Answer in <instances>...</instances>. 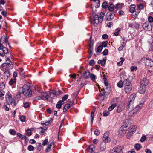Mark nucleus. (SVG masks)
I'll return each mask as SVG.
<instances>
[{
  "instance_id": "f257e3e1",
  "label": "nucleus",
  "mask_w": 153,
  "mask_h": 153,
  "mask_svg": "<svg viewBox=\"0 0 153 153\" xmlns=\"http://www.w3.org/2000/svg\"><path fill=\"white\" fill-rule=\"evenodd\" d=\"M19 91L25 96L28 97H31L32 92L30 87L26 85H24L22 87L19 88Z\"/></svg>"
},
{
  "instance_id": "f03ea898",
  "label": "nucleus",
  "mask_w": 153,
  "mask_h": 153,
  "mask_svg": "<svg viewBox=\"0 0 153 153\" xmlns=\"http://www.w3.org/2000/svg\"><path fill=\"white\" fill-rule=\"evenodd\" d=\"M124 148L122 146H116L114 147L112 150L110 151V153H123V151Z\"/></svg>"
},
{
  "instance_id": "7ed1b4c3",
  "label": "nucleus",
  "mask_w": 153,
  "mask_h": 153,
  "mask_svg": "<svg viewBox=\"0 0 153 153\" xmlns=\"http://www.w3.org/2000/svg\"><path fill=\"white\" fill-rule=\"evenodd\" d=\"M123 5V3L117 4L115 7H114L113 5V4L111 3V4H109L108 7V9L109 11H113L114 8L117 10L119 9H121Z\"/></svg>"
},
{
  "instance_id": "20e7f679",
  "label": "nucleus",
  "mask_w": 153,
  "mask_h": 153,
  "mask_svg": "<svg viewBox=\"0 0 153 153\" xmlns=\"http://www.w3.org/2000/svg\"><path fill=\"white\" fill-rule=\"evenodd\" d=\"M129 128L128 125H123L120 128L119 131L118 132V136L119 137H122L126 133V131L127 130L126 128Z\"/></svg>"
},
{
  "instance_id": "39448f33",
  "label": "nucleus",
  "mask_w": 153,
  "mask_h": 153,
  "mask_svg": "<svg viewBox=\"0 0 153 153\" xmlns=\"http://www.w3.org/2000/svg\"><path fill=\"white\" fill-rule=\"evenodd\" d=\"M152 25L149 22H146L144 23L143 25V29L147 31H149L152 30Z\"/></svg>"
},
{
  "instance_id": "423d86ee",
  "label": "nucleus",
  "mask_w": 153,
  "mask_h": 153,
  "mask_svg": "<svg viewBox=\"0 0 153 153\" xmlns=\"http://www.w3.org/2000/svg\"><path fill=\"white\" fill-rule=\"evenodd\" d=\"M6 101L8 104L10 105L13 102V99L11 94L9 93H7L6 95Z\"/></svg>"
},
{
  "instance_id": "0eeeda50",
  "label": "nucleus",
  "mask_w": 153,
  "mask_h": 153,
  "mask_svg": "<svg viewBox=\"0 0 153 153\" xmlns=\"http://www.w3.org/2000/svg\"><path fill=\"white\" fill-rule=\"evenodd\" d=\"M147 66L151 67L153 66V61L151 59L146 58L144 62Z\"/></svg>"
},
{
  "instance_id": "6e6552de",
  "label": "nucleus",
  "mask_w": 153,
  "mask_h": 153,
  "mask_svg": "<svg viewBox=\"0 0 153 153\" xmlns=\"http://www.w3.org/2000/svg\"><path fill=\"white\" fill-rule=\"evenodd\" d=\"M108 133L107 132L103 134V140L104 142H105V143H108L110 141V138L108 137Z\"/></svg>"
},
{
  "instance_id": "1a4fd4ad",
  "label": "nucleus",
  "mask_w": 153,
  "mask_h": 153,
  "mask_svg": "<svg viewBox=\"0 0 153 153\" xmlns=\"http://www.w3.org/2000/svg\"><path fill=\"white\" fill-rule=\"evenodd\" d=\"M2 41V43L3 44L4 43H6V44H8L10 48V45L9 44L8 42V40L7 38V36H5V35H3L1 38L0 39V42H1V41Z\"/></svg>"
},
{
  "instance_id": "9d476101",
  "label": "nucleus",
  "mask_w": 153,
  "mask_h": 153,
  "mask_svg": "<svg viewBox=\"0 0 153 153\" xmlns=\"http://www.w3.org/2000/svg\"><path fill=\"white\" fill-rule=\"evenodd\" d=\"M93 20L94 21V25L95 26H97L99 22L100 21L99 20V17L98 15L95 14L93 17Z\"/></svg>"
},
{
  "instance_id": "9b49d317",
  "label": "nucleus",
  "mask_w": 153,
  "mask_h": 153,
  "mask_svg": "<svg viewBox=\"0 0 153 153\" xmlns=\"http://www.w3.org/2000/svg\"><path fill=\"white\" fill-rule=\"evenodd\" d=\"M136 130V127L135 126H134V128H132L131 130H129L127 134V138H130L131 137V135L133 134Z\"/></svg>"
},
{
  "instance_id": "f8f14e48",
  "label": "nucleus",
  "mask_w": 153,
  "mask_h": 153,
  "mask_svg": "<svg viewBox=\"0 0 153 153\" xmlns=\"http://www.w3.org/2000/svg\"><path fill=\"white\" fill-rule=\"evenodd\" d=\"M114 14L110 12H108L106 14L107 20L109 21L113 19L114 18Z\"/></svg>"
},
{
  "instance_id": "ddd939ff",
  "label": "nucleus",
  "mask_w": 153,
  "mask_h": 153,
  "mask_svg": "<svg viewBox=\"0 0 153 153\" xmlns=\"http://www.w3.org/2000/svg\"><path fill=\"white\" fill-rule=\"evenodd\" d=\"M148 81L147 79L146 78H144L140 81V85L146 86L148 84Z\"/></svg>"
},
{
  "instance_id": "4468645a",
  "label": "nucleus",
  "mask_w": 153,
  "mask_h": 153,
  "mask_svg": "<svg viewBox=\"0 0 153 153\" xmlns=\"http://www.w3.org/2000/svg\"><path fill=\"white\" fill-rule=\"evenodd\" d=\"M125 90L126 93H129L131 92L132 88V86L130 85L128 86H124Z\"/></svg>"
},
{
  "instance_id": "2eb2a0df",
  "label": "nucleus",
  "mask_w": 153,
  "mask_h": 153,
  "mask_svg": "<svg viewBox=\"0 0 153 153\" xmlns=\"http://www.w3.org/2000/svg\"><path fill=\"white\" fill-rule=\"evenodd\" d=\"M106 60V57H105L103 58V60H99L98 63L99 64H101L102 66H104L105 65Z\"/></svg>"
},
{
  "instance_id": "dca6fc26",
  "label": "nucleus",
  "mask_w": 153,
  "mask_h": 153,
  "mask_svg": "<svg viewBox=\"0 0 153 153\" xmlns=\"http://www.w3.org/2000/svg\"><path fill=\"white\" fill-rule=\"evenodd\" d=\"M87 149L88 152L92 153L94 151L95 148L93 145H91L88 147Z\"/></svg>"
},
{
  "instance_id": "f3484780",
  "label": "nucleus",
  "mask_w": 153,
  "mask_h": 153,
  "mask_svg": "<svg viewBox=\"0 0 153 153\" xmlns=\"http://www.w3.org/2000/svg\"><path fill=\"white\" fill-rule=\"evenodd\" d=\"M106 148V143L105 142H102L100 146V149L101 151H104Z\"/></svg>"
},
{
  "instance_id": "a211bd4d",
  "label": "nucleus",
  "mask_w": 153,
  "mask_h": 153,
  "mask_svg": "<svg viewBox=\"0 0 153 153\" xmlns=\"http://www.w3.org/2000/svg\"><path fill=\"white\" fill-rule=\"evenodd\" d=\"M123 84L124 86H132V84L129 80V79H125L123 81Z\"/></svg>"
},
{
  "instance_id": "6ab92c4d",
  "label": "nucleus",
  "mask_w": 153,
  "mask_h": 153,
  "mask_svg": "<svg viewBox=\"0 0 153 153\" xmlns=\"http://www.w3.org/2000/svg\"><path fill=\"white\" fill-rule=\"evenodd\" d=\"M145 86L140 85V87L138 89L139 92L141 94H143L145 92Z\"/></svg>"
},
{
  "instance_id": "aec40b11",
  "label": "nucleus",
  "mask_w": 153,
  "mask_h": 153,
  "mask_svg": "<svg viewBox=\"0 0 153 153\" xmlns=\"http://www.w3.org/2000/svg\"><path fill=\"white\" fill-rule=\"evenodd\" d=\"M50 97L51 98H54V97L56 96V92L55 91L51 90L49 91Z\"/></svg>"
},
{
  "instance_id": "412c9836",
  "label": "nucleus",
  "mask_w": 153,
  "mask_h": 153,
  "mask_svg": "<svg viewBox=\"0 0 153 153\" xmlns=\"http://www.w3.org/2000/svg\"><path fill=\"white\" fill-rule=\"evenodd\" d=\"M70 108V105L69 104L67 103L65 104L63 108V112H66Z\"/></svg>"
},
{
  "instance_id": "4be33fe9",
  "label": "nucleus",
  "mask_w": 153,
  "mask_h": 153,
  "mask_svg": "<svg viewBox=\"0 0 153 153\" xmlns=\"http://www.w3.org/2000/svg\"><path fill=\"white\" fill-rule=\"evenodd\" d=\"M64 102H63L61 100L59 101L56 105V107L58 109H60L61 108L62 105L64 104Z\"/></svg>"
},
{
  "instance_id": "5701e85b",
  "label": "nucleus",
  "mask_w": 153,
  "mask_h": 153,
  "mask_svg": "<svg viewBox=\"0 0 153 153\" xmlns=\"http://www.w3.org/2000/svg\"><path fill=\"white\" fill-rule=\"evenodd\" d=\"M90 73L89 71L87 72L86 71H85L83 74V76L86 79H88L89 77Z\"/></svg>"
},
{
  "instance_id": "b1692460",
  "label": "nucleus",
  "mask_w": 153,
  "mask_h": 153,
  "mask_svg": "<svg viewBox=\"0 0 153 153\" xmlns=\"http://www.w3.org/2000/svg\"><path fill=\"white\" fill-rule=\"evenodd\" d=\"M107 76L105 75H103V79L104 80V83L106 86H108V83L107 80Z\"/></svg>"
},
{
  "instance_id": "393cba45",
  "label": "nucleus",
  "mask_w": 153,
  "mask_h": 153,
  "mask_svg": "<svg viewBox=\"0 0 153 153\" xmlns=\"http://www.w3.org/2000/svg\"><path fill=\"white\" fill-rule=\"evenodd\" d=\"M55 146L54 142L53 141H50L48 142V151L51 149V146L54 148Z\"/></svg>"
},
{
  "instance_id": "a878e982",
  "label": "nucleus",
  "mask_w": 153,
  "mask_h": 153,
  "mask_svg": "<svg viewBox=\"0 0 153 153\" xmlns=\"http://www.w3.org/2000/svg\"><path fill=\"white\" fill-rule=\"evenodd\" d=\"M136 6L135 5H131L130 6L129 11L130 12L133 13L135 12Z\"/></svg>"
},
{
  "instance_id": "bb28decb",
  "label": "nucleus",
  "mask_w": 153,
  "mask_h": 153,
  "mask_svg": "<svg viewBox=\"0 0 153 153\" xmlns=\"http://www.w3.org/2000/svg\"><path fill=\"white\" fill-rule=\"evenodd\" d=\"M143 106V103H140L137 106L134 108V109L135 110H139L140 109L142 106Z\"/></svg>"
},
{
  "instance_id": "cd10ccee",
  "label": "nucleus",
  "mask_w": 153,
  "mask_h": 153,
  "mask_svg": "<svg viewBox=\"0 0 153 153\" xmlns=\"http://www.w3.org/2000/svg\"><path fill=\"white\" fill-rule=\"evenodd\" d=\"M42 95V96L43 97H44V100H48V94L46 92H43L41 93Z\"/></svg>"
},
{
  "instance_id": "c85d7f7f",
  "label": "nucleus",
  "mask_w": 153,
  "mask_h": 153,
  "mask_svg": "<svg viewBox=\"0 0 153 153\" xmlns=\"http://www.w3.org/2000/svg\"><path fill=\"white\" fill-rule=\"evenodd\" d=\"M92 36H91L90 38V41L89 43V47H93V45L94 44V41L93 40H91Z\"/></svg>"
},
{
  "instance_id": "c756f323",
  "label": "nucleus",
  "mask_w": 153,
  "mask_h": 153,
  "mask_svg": "<svg viewBox=\"0 0 153 153\" xmlns=\"http://www.w3.org/2000/svg\"><path fill=\"white\" fill-rule=\"evenodd\" d=\"M22 94V92H21L19 91V89L18 91V93L16 94V95L15 96V98L16 99H19L21 97V94Z\"/></svg>"
},
{
  "instance_id": "7c9ffc66",
  "label": "nucleus",
  "mask_w": 153,
  "mask_h": 153,
  "mask_svg": "<svg viewBox=\"0 0 153 153\" xmlns=\"http://www.w3.org/2000/svg\"><path fill=\"white\" fill-rule=\"evenodd\" d=\"M134 147L137 151H139L141 148V145L139 143H136L134 145Z\"/></svg>"
},
{
  "instance_id": "2f4dec72",
  "label": "nucleus",
  "mask_w": 153,
  "mask_h": 153,
  "mask_svg": "<svg viewBox=\"0 0 153 153\" xmlns=\"http://www.w3.org/2000/svg\"><path fill=\"white\" fill-rule=\"evenodd\" d=\"M105 13L103 12H101L100 15V22L101 23L103 21V18L104 16Z\"/></svg>"
},
{
  "instance_id": "473e14b6",
  "label": "nucleus",
  "mask_w": 153,
  "mask_h": 153,
  "mask_svg": "<svg viewBox=\"0 0 153 153\" xmlns=\"http://www.w3.org/2000/svg\"><path fill=\"white\" fill-rule=\"evenodd\" d=\"M120 61H119L117 62V65L119 66H120L122 65L123 62L125 60V59L124 58L121 57L120 58Z\"/></svg>"
},
{
  "instance_id": "72a5a7b5",
  "label": "nucleus",
  "mask_w": 153,
  "mask_h": 153,
  "mask_svg": "<svg viewBox=\"0 0 153 153\" xmlns=\"http://www.w3.org/2000/svg\"><path fill=\"white\" fill-rule=\"evenodd\" d=\"M11 63H11L10 62H7L6 63H3L2 65V66L3 67H6L7 68H8L10 67Z\"/></svg>"
},
{
  "instance_id": "f704fd0d",
  "label": "nucleus",
  "mask_w": 153,
  "mask_h": 153,
  "mask_svg": "<svg viewBox=\"0 0 153 153\" xmlns=\"http://www.w3.org/2000/svg\"><path fill=\"white\" fill-rule=\"evenodd\" d=\"M47 128H48L47 127L44 126L43 127L39 128V129H41L42 130L40 131L41 133H43L44 132H45L47 130Z\"/></svg>"
},
{
  "instance_id": "c9c22d12",
  "label": "nucleus",
  "mask_w": 153,
  "mask_h": 153,
  "mask_svg": "<svg viewBox=\"0 0 153 153\" xmlns=\"http://www.w3.org/2000/svg\"><path fill=\"white\" fill-rule=\"evenodd\" d=\"M116 106V103L113 104L108 108V110L109 111H111L113 110Z\"/></svg>"
},
{
  "instance_id": "e433bc0d",
  "label": "nucleus",
  "mask_w": 153,
  "mask_h": 153,
  "mask_svg": "<svg viewBox=\"0 0 153 153\" xmlns=\"http://www.w3.org/2000/svg\"><path fill=\"white\" fill-rule=\"evenodd\" d=\"M97 4L95 5V7L96 8H98L100 6V0H93Z\"/></svg>"
},
{
  "instance_id": "4c0bfd02",
  "label": "nucleus",
  "mask_w": 153,
  "mask_h": 153,
  "mask_svg": "<svg viewBox=\"0 0 153 153\" xmlns=\"http://www.w3.org/2000/svg\"><path fill=\"white\" fill-rule=\"evenodd\" d=\"M123 85V82L122 80H120L117 83V86L120 88L122 87Z\"/></svg>"
},
{
  "instance_id": "58836bf2",
  "label": "nucleus",
  "mask_w": 153,
  "mask_h": 153,
  "mask_svg": "<svg viewBox=\"0 0 153 153\" xmlns=\"http://www.w3.org/2000/svg\"><path fill=\"white\" fill-rule=\"evenodd\" d=\"M133 100H130L129 101L128 103V105H129L131 107H133Z\"/></svg>"
},
{
  "instance_id": "ea45409f",
  "label": "nucleus",
  "mask_w": 153,
  "mask_h": 153,
  "mask_svg": "<svg viewBox=\"0 0 153 153\" xmlns=\"http://www.w3.org/2000/svg\"><path fill=\"white\" fill-rule=\"evenodd\" d=\"M103 49L102 46L100 45L97 48V52L100 53Z\"/></svg>"
},
{
  "instance_id": "a19ab883",
  "label": "nucleus",
  "mask_w": 153,
  "mask_h": 153,
  "mask_svg": "<svg viewBox=\"0 0 153 153\" xmlns=\"http://www.w3.org/2000/svg\"><path fill=\"white\" fill-rule=\"evenodd\" d=\"M16 80L15 79H11L9 82V84L11 85H13L14 83H16Z\"/></svg>"
},
{
  "instance_id": "79ce46f5",
  "label": "nucleus",
  "mask_w": 153,
  "mask_h": 153,
  "mask_svg": "<svg viewBox=\"0 0 153 153\" xmlns=\"http://www.w3.org/2000/svg\"><path fill=\"white\" fill-rule=\"evenodd\" d=\"M10 134L12 135H15L16 134V131L14 130L10 129L9 131Z\"/></svg>"
},
{
  "instance_id": "37998d69",
  "label": "nucleus",
  "mask_w": 153,
  "mask_h": 153,
  "mask_svg": "<svg viewBox=\"0 0 153 153\" xmlns=\"http://www.w3.org/2000/svg\"><path fill=\"white\" fill-rule=\"evenodd\" d=\"M107 3L106 2H104L102 5V8L106 9L108 7Z\"/></svg>"
},
{
  "instance_id": "c03bdc74",
  "label": "nucleus",
  "mask_w": 153,
  "mask_h": 153,
  "mask_svg": "<svg viewBox=\"0 0 153 153\" xmlns=\"http://www.w3.org/2000/svg\"><path fill=\"white\" fill-rule=\"evenodd\" d=\"M5 87L4 83L1 82L0 83V90H2Z\"/></svg>"
},
{
  "instance_id": "a18cd8bd",
  "label": "nucleus",
  "mask_w": 153,
  "mask_h": 153,
  "mask_svg": "<svg viewBox=\"0 0 153 153\" xmlns=\"http://www.w3.org/2000/svg\"><path fill=\"white\" fill-rule=\"evenodd\" d=\"M90 76L91 78V79L93 81H94L95 79L96 76H95L93 74H90Z\"/></svg>"
},
{
  "instance_id": "49530a36",
  "label": "nucleus",
  "mask_w": 153,
  "mask_h": 153,
  "mask_svg": "<svg viewBox=\"0 0 153 153\" xmlns=\"http://www.w3.org/2000/svg\"><path fill=\"white\" fill-rule=\"evenodd\" d=\"M68 94L65 95L62 97V100H61L63 102H64V101L67 100L68 98Z\"/></svg>"
},
{
  "instance_id": "de8ad7c7",
  "label": "nucleus",
  "mask_w": 153,
  "mask_h": 153,
  "mask_svg": "<svg viewBox=\"0 0 153 153\" xmlns=\"http://www.w3.org/2000/svg\"><path fill=\"white\" fill-rule=\"evenodd\" d=\"M2 49L4 53L7 54L8 53V50L6 47H4Z\"/></svg>"
},
{
  "instance_id": "09e8293b",
  "label": "nucleus",
  "mask_w": 153,
  "mask_h": 153,
  "mask_svg": "<svg viewBox=\"0 0 153 153\" xmlns=\"http://www.w3.org/2000/svg\"><path fill=\"white\" fill-rule=\"evenodd\" d=\"M34 147L31 145H29L28 147V149L30 151H33L34 149Z\"/></svg>"
},
{
  "instance_id": "8fccbe9b",
  "label": "nucleus",
  "mask_w": 153,
  "mask_h": 153,
  "mask_svg": "<svg viewBox=\"0 0 153 153\" xmlns=\"http://www.w3.org/2000/svg\"><path fill=\"white\" fill-rule=\"evenodd\" d=\"M108 53V50L107 49H105L102 52V54L103 55H107Z\"/></svg>"
},
{
  "instance_id": "3c124183",
  "label": "nucleus",
  "mask_w": 153,
  "mask_h": 153,
  "mask_svg": "<svg viewBox=\"0 0 153 153\" xmlns=\"http://www.w3.org/2000/svg\"><path fill=\"white\" fill-rule=\"evenodd\" d=\"M29 106V104L27 102H26L23 104V107L25 108H27Z\"/></svg>"
},
{
  "instance_id": "603ef678",
  "label": "nucleus",
  "mask_w": 153,
  "mask_h": 153,
  "mask_svg": "<svg viewBox=\"0 0 153 153\" xmlns=\"http://www.w3.org/2000/svg\"><path fill=\"white\" fill-rule=\"evenodd\" d=\"M100 133V131L98 129H95L94 131V134L97 136Z\"/></svg>"
},
{
  "instance_id": "864d4df0",
  "label": "nucleus",
  "mask_w": 153,
  "mask_h": 153,
  "mask_svg": "<svg viewBox=\"0 0 153 153\" xmlns=\"http://www.w3.org/2000/svg\"><path fill=\"white\" fill-rule=\"evenodd\" d=\"M146 139V137L145 136H143L140 139V141L141 142H144Z\"/></svg>"
},
{
  "instance_id": "5fc2aeb1",
  "label": "nucleus",
  "mask_w": 153,
  "mask_h": 153,
  "mask_svg": "<svg viewBox=\"0 0 153 153\" xmlns=\"http://www.w3.org/2000/svg\"><path fill=\"white\" fill-rule=\"evenodd\" d=\"M110 114L109 111H105L103 113V116H107Z\"/></svg>"
},
{
  "instance_id": "6e6d98bb",
  "label": "nucleus",
  "mask_w": 153,
  "mask_h": 153,
  "mask_svg": "<svg viewBox=\"0 0 153 153\" xmlns=\"http://www.w3.org/2000/svg\"><path fill=\"white\" fill-rule=\"evenodd\" d=\"M148 19L149 21L148 22L150 23L153 22V17L151 16H149L148 18Z\"/></svg>"
},
{
  "instance_id": "4d7b16f0",
  "label": "nucleus",
  "mask_w": 153,
  "mask_h": 153,
  "mask_svg": "<svg viewBox=\"0 0 153 153\" xmlns=\"http://www.w3.org/2000/svg\"><path fill=\"white\" fill-rule=\"evenodd\" d=\"M27 134L29 136H31L32 134V132L30 129H28L26 131Z\"/></svg>"
},
{
  "instance_id": "13d9d810",
  "label": "nucleus",
  "mask_w": 153,
  "mask_h": 153,
  "mask_svg": "<svg viewBox=\"0 0 153 153\" xmlns=\"http://www.w3.org/2000/svg\"><path fill=\"white\" fill-rule=\"evenodd\" d=\"M95 64V61L94 60L92 59L89 61V64L91 66H93Z\"/></svg>"
},
{
  "instance_id": "bf43d9fd",
  "label": "nucleus",
  "mask_w": 153,
  "mask_h": 153,
  "mask_svg": "<svg viewBox=\"0 0 153 153\" xmlns=\"http://www.w3.org/2000/svg\"><path fill=\"white\" fill-rule=\"evenodd\" d=\"M136 113V112H135L133 111H131L128 113V115L129 116H134V113Z\"/></svg>"
},
{
  "instance_id": "052dcab7",
  "label": "nucleus",
  "mask_w": 153,
  "mask_h": 153,
  "mask_svg": "<svg viewBox=\"0 0 153 153\" xmlns=\"http://www.w3.org/2000/svg\"><path fill=\"white\" fill-rule=\"evenodd\" d=\"M17 135L18 137H19L21 138L22 139H24V136H23L20 133H17Z\"/></svg>"
},
{
  "instance_id": "680f3d73",
  "label": "nucleus",
  "mask_w": 153,
  "mask_h": 153,
  "mask_svg": "<svg viewBox=\"0 0 153 153\" xmlns=\"http://www.w3.org/2000/svg\"><path fill=\"white\" fill-rule=\"evenodd\" d=\"M122 111V108L121 107L119 106L117 107V111L118 113H120Z\"/></svg>"
},
{
  "instance_id": "e2e57ef3",
  "label": "nucleus",
  "mask_w": 153,
  "mask_h": 153,
  "mask_svg": "<svg viewBox=\"0 0 153 153\" xmlns=\"http://www.w3.org/2000/svg\"><path fill=\"white\" fill-rule=\"evenodd\" d=\"M48 143V139H46L45 140L43 143H42V145L43 146H45Z\"/></svg>"
},
{
  "instance_id": "0e129e2a",
  "label": "nucleus",
  "mask_w": 153,
  "mask_h": 153,
  "mask_svg": "<svg viewBox=\"0 0 153 153\" xmlns=\"http://www.w3.org/2000/svg\"><path fill=\"white\" fill-rule=\"evenodd\" d=\"M20 121L22 122H24L25 120V116H22L20 117Z\"/></svg>"
},
{
  "instance_id": "69168bd1",
  "label": "nucleus",
  "mask_w": 153,
  "mask_h": 153,
  "mask_svg": "<svg viewBox=\"0 0 153 153\" xmlns=\"http://www.w3.org/2000/svg\"><path fill=\"white\" fill-rule=\"evenodd\" d=\"M149 106L151 108L153 107V99L149 103Z\"/></svg>"
},
{
  "instance_id": "338daca9",
  "label": "nucleus",
  "mask_w": 153,
  "mask_h": 153,
  "mask_svg": "<svg viewBox=\"0 0 153 153\" xmlns=\"http://www.w3.org/2000/svg\"><path fill=\"white\" fill-rule=\"evenodd\" d=\"M100 45L102 46L103 48V47H107V44L106 42H105V41H103L102 43V45Z\"/></svg>"
},
{
  "instance_id": "774afa93",
  "label": "nucleus",
  "mask_w": 153,
  "mask_h": 153,
  "mask_svg": "<svg viewBox=\"0 0 153 153\" xmlns=\"http://www.w3.org/2000/svg\"><path fill=\"white\" fill-rule=\"evenodd\" d=\"M143 5L142 4H140L138 6V8L140 10L143 9Z\"/></svg>"
}]
</instances>
